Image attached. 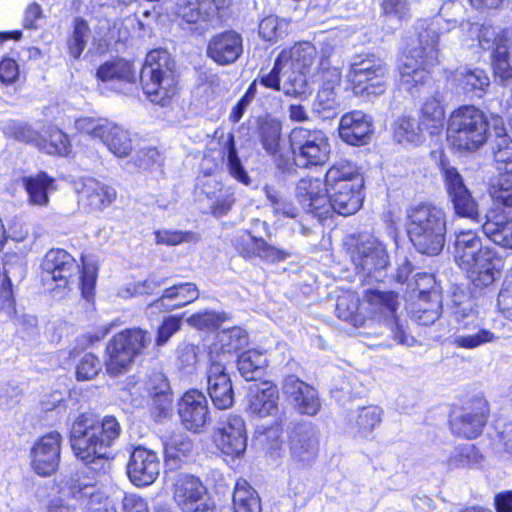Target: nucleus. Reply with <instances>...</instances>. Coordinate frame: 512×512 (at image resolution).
Segmentation results:
<instances>
[{
    "instance_id": "nucleus-1",
    "label": "nucleus",
    "mask_w": 512,
    "mask_h": 512,
    "mask_svg": "<svg viewBox=\"0 0 512 512\" xmlns=\"http://www.w3.org/2000/svg\"><path fill=\"white\" fill-rule=\"evenodd\" d=\"M462 10L460 3L449 1L441 7L437 17L427 24L421 23L418 34L419 46L405 55L399 66L401 83L407 90L428 79L430 68L438 62L439 37L457 27V16Z\"/></svg>"
},
{
    "instance_id": "nucleus-2",
    "label": "nucleus",
    "mask_w": 512,
    "mask_h": 512,
    "mask_svg": "<svg viewBox=\"0 0 512 512\" xmlns=\"http://www.w3.org/2000/svg\"><path fill=\"white\" fill-rule=\"evenodd\" d=\"M121 434V426L114 416L95 420L89 414H81L71 429V447L77 458L86 463L107 457L109 447Z\"/></svg>"
},
{
    "instance_id": "nucleus-3",
    "label": "nucleus",
    "mask_w": 512,
    "mask_h": 512,
    "mask_svg": "<svg viewBox=\"0 0 512 512\" xmlns=\"http://www.w3.org/2000/svg\"><path fill=\"white\" fill-rule=\"evenodd\" d=\"M454 258L473 284L479 287L491 285L503 267L502 259L489 247H483L480 237L473 230L456 233Z\"/></svg>"
},
{
    "instance_id": "nucleus-4",
    "label": "nucleus",
    "mask_w": 512,
    "mask_h": 512,
    "mask_svg": "<svg viewBox=\"0 0 512 512\" xmlns=\"http://www.w3.org/2000/svg\"><path fill=\"white\" fill-rule=\"evenodd\" d=\"M364 179L357 167L347 161L334 163L326 172V192L329 212L349 216L362 206Z\"/></svg>"
},
{
    "instance_id": "nucleus-5",
    "label": "nucleus",
    "mask_w": 512,
    "mask_h": 512,
    "mask_svg": "<svg viewBox=\"0 0 512 512\" xmlns=\"http://www.w3.org/2000/svg\"><path fill=\"white\" fill-rule=\"evenodd\" d=\"M407 219V233L416 250L427 255L439 254L445 243L444 211L434 205L421 204L407 211Z\"/></svg>"
},
{
    "instance_id": "nucleus-6",
    "label": "nucleus",
    "mask_w": 512,
    "mask_h": 512,
    "mask_svg": "<svg viewBox=\"0 0 512 512\" xmlns=\"http://www.w3.org/2000/svg\"><path fill=\"white\" fill-rule=\"evenodd\" d=\"M141 85L150 102L161 106L171 102L177 94L178 78L174 61L167 51L152 50L146 55Z\"/></svg>"
},
{
    "instance_id": "nucleus-7",
    "label": "nucleus",
    "mask_w": 512,
    "mask_h": 512,
    "mask_svg": "<svg viewBox=\"0 0 512 512\" xmlns=\"http://www.w3.org/2000/svg\"><path fill=\"white\" fill-rule=\"evenodd\" d=\"M488 121L484 113L473 105L461 106L448 120L447 140L460 152H472L487 141Z\"/></svg>"
},
{
    "instance_id": "nucleus-8",
    "label": "nucleus",
    "mask_w": 512,
    "mask_h": 512,
    "mask_svg": "<svg viewBox=\"0 0 512 512\" xmlns=\"http://www.w3.org/2000/svg\"><path fill=\"white\" fill-rule=\"evenodd\" d=\"M151 335L140 328L123 330L115 334L106 346L105 365L112 376L129 370L135 358L151 343Z\"/></svg>"
},
{
    "instance_id": "nucleus-9",
    "label": "nucleus",
    "mask_w": 512,
    "mask_h": 512,
    "mask_svg": "<svg viewBox=\"0 0 512 512\" xmlns=\"http://www.w3.org/2000/svg\"><path fill=\"white\" fill-rule=\"evenodd\" d=\"M289 141L294 162L300 168L322 166L330 158V138L321 129L296 127L290 132Z\"/></svg>"
},
{
    "instance_id": "nucleus-10",
    "label": "nucleus",
    "mask_w": 512,
    "mask_h": 512,
    "mask_svg": "<svg viewBox=\"0 0 512 512\" xmlns=\"http://www.w3.org/2000/svg\"><path fill=\"white\" fill-rule=\"evenodd\" d=\"M452 319L456 324L452 343L458 348L471 350L500 339L496 333L481 325L471 300L456 304Z\"/></svg>"
},
{
    "instance_id": "nucleus-11",
    "label": "nucleus",
    "mask_w": 512,
    "mask_h": 512,
    "mask_svg": "<svg viewBox=\"0 0 512 512\" xmlns=\"http://www.w3.org/2000/svg\"><path fill=\"white\" fill-rule=\"evenodd\" d=\"M316 49L310 42H299L290 49L283 50L278 58L290 73L283 82V92L287 96L306 98L310 93L305 71L315 59Z\"/></svg>"
},
{
    "instance_id": "nucleus-12",
    "label": "nucleus",
    "mask_w": 512,
    "mask_h": 512,
    "mask_svg": "<svg viewBox=\"0 0 512 512\" xmlns=\"http://www.w3.org/2000/svg\"><path fill=\"white\" fill-rule=\"evenodd\" d=\"M387 73L384 61L371 56L352 63L347 77L356 96L370 98L385 92Z\"/></svg>"
},
{
    "instance_id": "nucleus-13",
    "label": "nucleus",
    "mask_w": 512,
    "mask_h": 512,
    "mask_svg": "<svg viewBox=\"0 0 512 512\" xmlns=\"http://www.w3.org/2000/svg\"><path fill=\"white\" fill-rule=\"evenodd\" d=\"M173 499L183 512H211L206 488L199 478L186 473L168 475Z\"/></svg>"
},
{
    "instance_id": "nucleus-14",
    "label": "nucleus",
    "mask_w": 512,
    "mask_h": 512,
    "mask_svg": "<svg viewBox=\"0 0 512 512\" xmlns=\"http://www.w3.org/2000/svg\"><path fill=\"white\" fill-rule=\"evenodd\" d=\"M441 174L449 200L455 213L464 218L478 220V204L464 183L459 171L444 160L441 161Z\"/></svg>"
},
{
    "instance_id": "nucleus-15",
    "label": "nucleus",
    "mask_w": 512,
    "mask_h": 512,
    "mask_svg": "<svg viewBox=\"0 0 512 512\" xmlns=\"http://www.w3.org/2000/svg\"><path fill=\"white\" fill-rule=\"evenodd\" d=\"M370 313L378 319L388 321L395 340L402 345L411 346L415 342L412 336L406 334L404 327L395 317L398 307L397 294L394 292H382L369 290L365 296Z\"/></svg>"
},
{
    "instance_id": "nucleus-16",
    "label": "nucleus",
    "mask_w": 512,
    "mask_h": 512,
    "mask_svg": "<svg viewBox=\"0 0 512 512\" xmlns=\"http://www.w3.org/2000/svg\"><path fill=\"white\" fill-rule=\"evenodd\" d=\"M212 439L222 454L232 458L241 456L247 447L244 420L237 415L227 416L218 423Z\"/></svg>"
},
{
    "instance_id": "nucleus-17",
    "label": "nucleus",
    "mask_w": 512,
    "mask_h": 512,
    "mask_svg": "<svg viewBox=\"0 0 512 512\" xmlns=\"http://www.w3.org/2000/svg\"><path fill=\"white\" fill-rule=\"evenodd\" d=\"M355 268L366 276L380 271L388 265L384 245L373 237L360 238L350 251Z\"/></svg>"
},
{
    "instance_id": "nucleus-18",
    "label": "nucleus",
    "mask_w": 512,
    "mask_h": 512,
    "mask_svg": "<svg viewBox=\"0 0 512 512\" xmlns=\"http://www.w3.org/2000/svg\"><path fill=\"white\" fill-rule=\"evenodd\" d=\"M62 436L57 431L39 438L31 449L32 469L40 476H49L56 471L60 462Z\"/></svg>"
},
{
    "instance_id": "nucleus-19",
    "label": "nucleus",
    "mask_w": 512,
    "mask_h": 512,
    "mask_svg": "<svg viewBox=\"0 0 512 512\" xmlns=\"http://www.w3.org/2000/svg\"><path fill=\"white\" fill-rule=\"evenodd\" d=\"M206 371L207 389L213 404L218 409H228L234 402V392L229 374L222 359L208 357Z\"/></svg>"
},
{
    "instance_id": "nucleus-20",
    "label": "nucleus",
    "mask_w": 512,
    "mask_h": 512,
    "mask_svg": "<svg viewBox=\"0 0 512 512\" xmlns=\"http://www.w3.org/2000/svg\"><path fill=\"white\" fill-rule=\"evenodd\" d=\"M42 278L45 282H57L58 287L65 288L79 271L76 260L63 249L49 250L41 263Z\"/></svg>"
},
{
    "instance_id": "nucleus-21",
    "label": "nucleus",
    "mask_w": 512,
    "mask_h": 512,
    "mask_svg": "<svg viewBox=\"0 0 512 512\" xmlns=\"http://www.w3.org/2000/svg\"><path fill=\"white\" fill-rule=\"evenodd\" d=\"M130 481L136 486H148L160 474V460L157 454L142 446L135 447L127 465Z\"/></svg>"
},
{
    "instance_id": "nucleus-22",
    "label": "nucleus",
    "mask_w": 512,
    "mask_h": 512,
    "mask_svg": "<svg viewBox=\"0 0 512 512\" xmlns=\"http://www.w3.org/2000/svg\"><path fill=\"white\" fill-rule=\"evenodd\" d=\"M282 390L300 414L314 416L319 412L321 402L317 391L296 376H287L283 381Z\"/></svg>"
},
{
    "instance_id": "nucleus-23",
    "label": "nucleus",
    "mask_w": 512,
    "mask_h": 512,
    "mask_svg": "<svg viewBox=\"0 0 512 512\" xmlns=\"http://www.w3.org/2000/svg\"><path fill=\"white\" fill-rule=\"evenodd\" d=\"M198 197L206 200L211 213L216 217L226 215L235 202L234 189L225 186L217 179L204 177L197 186Z\"/></svg>"
},
{
    "instance_id": "nucleus-24",
    "label": "nucleus",
    "mask_w": 512,
    "mask_h": 512,
    "mask_svg": "<svg viewBox=\"0 0 512 512\" xmlns=\"http://www.w3.org/2000/svg\"><path fill=\"white\" fill-rule=\"evenodd\" d=\"M488 403L477 400L471 407L464 408L459 414L452 416L450 427L454 434L467 439L479 436L486 424Z\"/></svg>"
},
{
    "instance_id": "nucleus-25",
    "label": "nucleus",
    "mask_w": 512,
    "mask_h": 512,
    "mask_svg": "<svg viewBox=\"0 0 512 512\" xmlns=\"http://www.w3.org/2000/svg\"><path fill=\"white\" fill-rule=\"evenodd\" d=\"M297 198L303 208L319 219L329 215L326 180L318 178H303L297 184Z\"/></svg>"
},
{
    "instance_id": "nucleus-26",
    "label": "nucleus",
    "mask_w": 512,
    "mask_h": 512,
    "mask_svg": "<svg viewBox=\"0 0 512 512\" xmlns=\"http://www.w3.org/2000/svg\"><path fill=\"white\" fill-rule=\"evenodd\" d=\"M243 53V38L236 31H224L211 37L207 56L221 66L236 62Z\"/></svg>"
},
{
    "instance_id": "nucleus-27",
    "label": "nucleus",
    "mask_w": 512,
    "mask_h": 512,
    "mask_svg": "<svg viewBox=\"0 0 512 512\" xmlns=\"http://www.w3.org/2000/svg\"><path fill=\"white\" fill-rule=\"evenodd\" d=\"M338 131L345 143L354 146L366 145L373 133V119L360 110L345 113L340 118Z\"/></svg>"
},
{
    "instance_id": "nucleus-28",
    "label": "nucleus",
    "mask_w": 512,
    "mask_h": 512,
    "mask_svg": "<svg viewBox=\"0 0 512 512\" xmlns=\"http://www.w3.org/2000/svg\"><path fill=\"white\" fill-rule=\"evenodd\" d=\"M178 411L188 430L199 432L207 423L208 402L205 395L196 389H191L182 396Z\"/></svg>"
},
{
    "instance_id": "nucleus-29",
    "label": "nucleus",
    "mask_w": 512,
    "mask_h": 512,
    "mask_svg": "<svg viewBox=\"0 0 512 512\" xmlns=\"http://www.w3.org/2000/svg\"><path fill=\"white\" fill-rule=\"evenodd\" d=\"M228 4L229 0H177L175 14L187 24L207 22Z\"/></svg>"
},
{
    "instance_id": "nucleus-30",
    "label": "nucleus",
    "mask_w": 512,
    "mask_h": 512,
    "mask_svg": "<svg viewBox=\"0 0 512 512\" xmlns=\"http://www.w3.org/2000/svg\"><path fill=\"white\" fill-rule=\"evenodd\" d=\"M282 125L276 119H265L259 127V137L263 149L274 159L277 166L285 169L289 165V151L282 140Z\"/></svg>"
},
{
    "instance_id": "nucleus-31",
    "label": "nucleus",
    "mask_w": 512,
    "mask_h": 512,
    "mask_svg": "<svg viewBox=\"0 0 512 512\" xmlns=\"http://www.w3.org/2000/svg\"><path fill=\"white\" fill-rule=\"evenodd\" d=\"M79 202L92 211H102L116 199V190L95 179H86L78 189Z\"/></svg>"
},
{
    "instance_id": "nucleus-32",
    "label": "nucleus",
    "mask_w": 512,
    "mask_h": 512,
    "mask_svg": "<svg viewBox=\"0 0 512 512\" xmlns=\"http://www.w3.org/2000/svg\"><path fill=\"white\" fill-rule=\"evenodd\" d=\"M318 451L316 431L307 425L298 426L290 437L292 459L303 464L312 462Z\"/></svg>"
},
{
    "instance_id": "nucleus-33",
    "label": "nucleus",
    "mask_w": 512,
    "mask_h": 512,
    "mask_svg": "<svg viewBox=\"0 0 512 512\" xmlns=\"http://www.w3.org/2000/svg\"><path fill=\"white\" fill-rule=\"evenodd\" d=\"M248 344V335L240 327L220 330L210 346L208 357L222 359L226 362L228 357Z\"/></svg>"
},
{
    "instance_id": "nucleus-34",
    "label": "nucleus",
    "mask_w": 512,
    "mask_h": 512,
    "mask_svg": "<svg viewBox=\"0 0 512 512\" xmlns=\"http://www.w3.org/2000/svg\"><path fill=\"white\" fill-rule=\"evenodd\" d=\"M279 394L277 386L262 382L250 388L249 410L259 417L275 415L278 412Z\"/></svg>"
},
{
    "instance_id": "nucleus-35",
    "label": "nucleus",
    "mask_w": 512,
    "mask_h": 512,
    "mask_svg": "<svg viewBox=\"0 0 512 512\" xmlns=\"http://www.w3.org/2000/svg\"><path fill=\"white\" fill-rule=\"evenodd\" d=\"M198 297L199 290L194 283H180L165 289L161 297L155 300L150 306L171 311L184 307L198 299Z\"/></svg>"
},
{
    "instance_id": "nucleus-36",
    "label": "nucleus",
    "mask_w": 512,
    "mask_h": 512,
    "mask_svg": "<svg viewBox=\"0 0 512 512\" xmlns=\"http://www.w3.org/2000/svg\"><path fill=\"white\" fill-rule=\"evenodd\" d=\"M97 78L103 83H110L113 89H120L117 85L134 83L136 70L132 64L123 59L107 61L97 69Z\"/></svg>"
},
{
    "instance_id": "nucleus-37",
    "label": "nucleus",
    "mask_w": 512,
    "mask_h": 512,
    "mask_svg": "<svg viewBox=\"0 0 512 512\" xmlns=\"http://www.w3.org/2000/svg\"><path fill=\"white\" fill-rule=\"evenodd\" d=\"M148 391L152 398L153 413L155 417H165L172 407V394L166 376L161 372H154L148 381Z\"/></svg>"
},
{
    "instance_id": "nucleus-38",
    "label": "nucleus",
    "mask_w": 512,
    "mask_h": 512,
    "mask_svg": "<svg viewBox=\"0 0 512 512\" xmlns=\"http://www.w3.org/2000/svg\"><path fill=\"white\" fill-rule=\"evenodd\" d=\"M101 142L118 158L128 157L135 146V138L131 132L112 121H110Z\"/></svg>"
},
{
    "instance_id": "nucleus-39",
    "label": "nucleus",
    "mask_w": 512,
    "mask_h": 512,
    "mask_svg": "<svg viewBox=\"0 0 512 512\" xmlns=\"http://www.w3.org/2000/svg\"><path fill=\"white\" fill-rule=\"evenodd\" d=\"M23 184L28 194V201L34 206H47L49 192L55 190L54 179L45 172L23 177Z\"/></svg>"
},
{
    "instance_id": "nucleus-40",
    "label": "nucleus",
    "mask_w": 512,
    "mask_h": 512,
    "mask_svg": "<svg viewBox=\"0 0 512 512\" xmlns=\"http://www.w3.org/2000/svg\"><path fill=\"white\" fill-rule=\"evenodd\" d=\"M482 230L496 245L512 249V218L503 214L487 216Z\"/></svg>"
},
{
    "instance_id": "nucleus-41",
    "label": "nucleus",
    "mask_w": 512,
    "mask_h": 512,
    "mask_svg": "<svg viewBox=\"0 0 512 512\" xmlns=\"http://www.w3.org/2000/svg\"><path fill=\"white\" fill-rule=\"evenodd\" d=\"M455 80L465 94L481 98L490 86L488 74L480 68H462L456 71Z\"/></svg>"
},
{
    "instance_id": "nucleus-42",
    "label": "nucleus",
    "mask_w": 512,
    "mask_h": 512,
    "mask_svg": "<svg viewBox=\"0 0 512 512\" xmlns=\"http://www.w3.org/2000/svg\"><path fill=\"white\" fill-rule=\"evenodd\" d=\"M38 149L47 154L66 156L70 153L71 145L68 136L56 127H47L41 135Z\"/></svg>"
},
{
    "instance_id": "nucleus-43",
    "label": "nucleus",
    "mask_w": 512,
    "mask_h": 512,
    "mask_svg": "<svg viewBox=\"0 0 512 512\" xmlns=\"http://www.w3.org/2000/svg\"><path fill=\"white\" fill-rule=\"evenodd\" d=\"M234 512H261V505L256 491L246 480H238L233 494Z\"/></svg>"
},
{
    "instance_id": "nucleus-44",
    "label": "nucleus",
    "mask_w": 512,
    "mask_h": 512,
    "mask_svg": "<svg viewBox=\"0 0 512 512\" xmlns=\"http://www.w3.org/2000/svg\"><path fill=\"white\" fill-rule=\"evenodd\" d=\"M394 138L399 144L419 145L423 141L421 126L415 119L401 116L394 123Z\"/></svg>"
},
{
    "instance_id": "nucleus-45",
    "label": "nucleus",
    "mask_w": 512,
    "mask_h": 512,
    "mask_svg": "<svg viewBox=\"0 0 512 512\" xmlns=\"http://www.w3.org/2000/svg\"><path fill=\"white\" fill-rule=\"evenodd\" d=\"M445 112L441 102L435 97L428 98L421 108V124L429 130L430 134H436L444 125Z\"/></svg>"
},
{
    "instance_id": "nucleus-46",
    "label": "nucleus",
    "mask_w": 512,
    "mask_h": 512,
    "mask_svg": "<svg viewBox=\"0 0 512 512\" xmlns=\"http://www.w3.org/2000/svg\"><path fill=\"white\" fill-rule=\"evenodd\" d=\"M238 370L247 381L255 380L267 365L266 357L258 350L243 352L237 361Z\"/></svg>"
},
{
    "instance_id": "nucleus-47",
    "label": "nucleus",
    "mask_w": 512,
    "mask_h": 512,
    "mask_svg": "<svg viewBox=\"0 0 512 512\" xmlns=\"http://www.w3.org/2000/svg\"><path fill=\"white\" fill-rule=\"evenodd\" d=\"M223 160L229 175L238 182L248 186L251 183L246 169L244 168L235 147L234 138L231 135L223 150Z\"/></svg>"
},
{
    "instance_id": "nucleus-48",
    "label": "nucleus",
    "mask_w": 512,
    "mask_h": 512,
    "mask_svg": "<svg viewBox=\"0 0 512 512\" xmlns=\"http://www.w3.org/2000/svg\"><path fill=\"white\" fill-rule=\"evenodd\" d=\"M191 440L184 436H175L165 444V462L170 468H174L192 452Z\"/></svg>"
},
{
    "instance_id": "nucleus-49",
    "label": "nucleus",
    "mask_w": 512,
    "mask_h": 512,
    "mask_svg": "<svg viewBox=\"0 0 512 512\" xmlns=\"http://www.w3.org/2000/svg\"><path fill=\"white\" fill-rule=\"evenodd\" d=\"M90 37L91 30L87 22L81 18H76L72 34L67 41L70 56L78 59L85 50Z\"/></svg>"
},
{
    "instance_id": "nucleus-50",
    "label": "nucleus",
    "mask_w": 512,
    "mask_h": 512,
    "mask_svg": "<svg viewBox=\"0 0 512 512\" xmlns=\"http://www.w3.org/2000/svg\"><path fill=\"white\" fill-rule=\"evenodd\" d=\"M153 22L154 15L145 10L127 16L122 25L129 35L140 38L151 34Z\"/></svg>"
},
{
    "instance_id": "nucleus-51",
    "label": "nucleus",
    "mask_w": 512,
    "mask_h": 512,
    "mask_svg": "<svg viewBox=\"0 0 512 512\" xmlns=\"http://www.w3.org/2000/svg\"><path fill=\"white\" fill-rule=\"evenodd\" d=\"M339 108V102L332 87H321L313 103V111L322 119L333 118Z\"/></svg>"
},
{
    "instance_id": "nucleus-52",
    "label": "nucleus",
    "mask_w": 512,
    "mask_h": 512,
    "mask_svg": "<svg viewBox=\"0 0 512 512\" xmlns=\"http://www.w3.org/2000/svg\"><path fill=\"white\" fill-rule=\"evenodd\" d=\"M166 278L157 274H150L145 280L129 284L119 291V296L129 298L135 295H150L165 284Z\"/></svg>"
},
{
    "instance_id": "nucleus-53",
    "label": "nucleus",
    "mask_w": 512,
    "mask_h": 512,
    "mask_svg": "<svg viewBox=\"0 0 512 512\" xmlns=\"http://www.w3.org/2000/svg\"><path fill=\"white\" fill-rule=\"evenodd\" d=\"M494 158L499 174L512 175V139L506 134H497Z\"/></svg>"
},
{
    "instance_id": "nucleus-54",
    "label": "nucleus",
    "mask_w": 512,
    "mask_h": 512,
    "mask_svg": "<svg viewBox=\"0 0 512 512\" xmlns=\"http://www.w3.org/2000/svg\"><path fill=\"white\" fill-rule=\"evenodd\" d=\"M264 192L275 215L287 218L297 216L298 209L287 196L270 186H265Z\"/></svg>"
},
{
    "instance_id": "nucleus-55",
    "label": "nucleus",
    "mask_w": 512,
    "mask_h": 512,
    "mask_svg": "<svg viewBox=\"0 0 512 512\" xmlns=\"http://www.w3.org/2000/svg\"><path fill=\"white\" fill-rule=\"evenodd\" d=\"M288 22L275 15H269L261 19L259 23V36L269 42L281 39L288 30Z\"/></svg>"
},
{
    "instance_id": "nucleus-56",
    "label": "nucleus",
    "mask_w": 512,
    "mask_h": 512,
    "mask_svg": "<svg viewBox=\"0 0 512 512\" xmlns=\"http://www.w3.org/2000/svg\"><path fill=\"white\" fill-rule=\"evenodd\" d=\"M382 409L378 406L362 407L358 410L356 426L358 432L367 437L382 421Z\"/></svg>"
},
{
    "instance_id": "nucleus-57",
    "label": "nucleus",
    "mask_w": 512,
    "mask_h": 512,
    "mask_svg": "<svg viewBox=\"0 0 512 512\" xmlns=\"http://www.w3.org/2000/svg\"><path fill=\"white\" fill-rule=\"evenodd\" d=\"M490 194L496 203L512 207V175L499 174L491 183Z\"/></svg>"
},
{
    "instance_id": "nucleus-58",
    "label": "nucleus",
    "mask_w": 512,
    "mask_h": 512,
    "mask_svg": "<svg viewBox=\"0 0 512 512\" xmlns=\"http://www.w3.org/2000/svg\"><path fill=\"white\" fill-rule=\"evenodd\" d=\"M4 133L8 137L20 142L31 144L36 148H38V144H40L42 135V133L37 132L28 125L13 121L5 125Z\"/></svg>"
},
{
    "instance_id": "nucleus-59",
    "label": "nucleus",
    "mask_w": 512,
    "mask_h": 512,
    "mask_svg": "<svg viewBox=\"0 0 512 512\" xmlns=\"http://www.w3.org/2000/svg\"><path fill=\"white\" fill-rule=\"evenodd\" d=\"M482 456L473 444H466L463 447L455 449L448 460V466L451 469L465 468L479 463Z\"/></svg>"
},
{
    "instance_id": "nucleus-60",
    "label": "nucleus",
    "mask_w": 512,
    "mask_h": 512,
    "mask_svg": "<svg viewBox=\"0 0 512 512\" xmlns=\"http://www.w3.org/2000/svg\"><path fill=\"white\" fill-rule=\"evenodd\" d=\"M110 121L105 118L81 117L75 121V129L82 134L102 141Z\"/></svg>"
},
{
    "instance_id": "nucleus-61",
    "label": "nucleus",
    "mask_w": 512,
    "mask_h": 512,
    "mask_svg": "<svg viewBox=\"0 0 512 512\" xmlns=\"http://www.w3.org/2000/svg\"><path fill=\"white\" fill-rule=\"evenodd\" d=\"M157 244L175 246L181 243H197L199 235L192 231L158 230L155 232Z\"/></svg>"
},
{
    "instance_id": "nucleus-62",
    "label": "nucleus",
    "mask_w": 512,
    "mask_h": 512,
    "mask_svg": "<svg viewBox=\"0 0 512 512\" xmlns=\"http://www.w3.org/2000/svg\"><path fill=\"white\" fill-rule=\"evenodd\" d=\"M381 7L384 15L394 25H401L410 17L408 0H382Z\"/></svg>"
},
{
    "instance_id": "nucleus-63",
    "label": "nucleus",
    "mask_w": 512,
    "mask_h": 512,
    "mask_svg": "<svg viewBox=\"0 0 512 512\" xmlns=\"http://www.w3.org/2000/svg\"><path fill=\"white\" fill-rule=\"evenodd\" d=\"M465 28H467L469 37L472 40H477L478 44L483 49L488 50L494 47V41L497 32L491 25L467 23L465 26H463V30H465Z\"/></svg>"
},
{
    "instance_id": "nucleus-64",
    "label": "nucleus",
    "mask_w": 512,
    "mask_h": 512,
    "mask_svg": "<svg viewBox=\"0 0 512 512\" xmlns=\"http://www.w3.org/2000/svg\"><path fill=\"white\" fill-rule=\"evenodd\" d=\"M492 69L495 80L503 86L512 85V65L505 52H492Z\"/></svg>"
}]
</instances>
